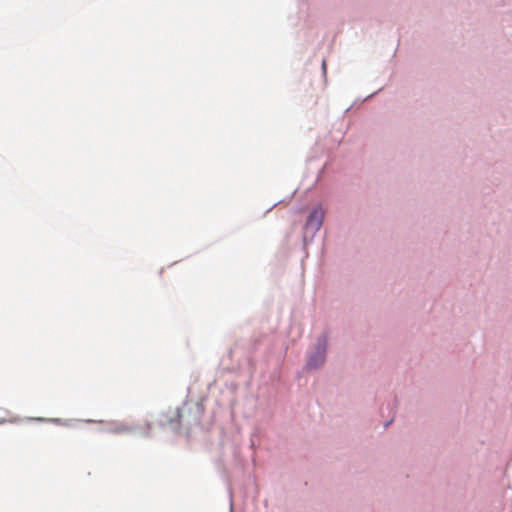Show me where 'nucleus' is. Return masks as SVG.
Instances as JSON below:
<instances>
[{"label":"nucleus","instance_id":"obj_1","mask_svg":"<svg viewBox=\"0 0 512 512\" xmlns=\"http://www.w3.org/2000/svg\"><path fill=\"white\" fill-rule=\"evenodd\" d=\"M327 347V339L322 337L318 341L316 352L309 358L307 366L309 368H316L324 362L325 352Z\"/></svg>","mask_w":512,"mask_h":512},{"label":"nucleus","instance_id":"obj_2","mask_svg":"<svg viewBox=\"0 0 512 512\" xmlns=\"http://www.w3.org/2000/svg\"><path fill=\"white\" fill-rule=\"evenodd\" d=\"M324 219V211L321 207L315 208L308 216L306 228L313 231L320 229Z\"/></svg>","mask_w":512,"mask_h":512},{"label":"nucleus","instance_id":"obj_3","mask_svg":"<svg viewBox=\"0 0 512 512\" xmlns=\"http://www.w3.org/2000/svg\"><path fill=\"white\" fill-rule=\"evenodd\" d=\"M326 67H327L326 65H323V66H322V70H323V73H324V74L326 73Z\"/></svg>","mask_w":512,"mask_h":512}]
</instances>
